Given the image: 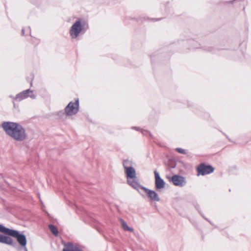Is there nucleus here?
Instances as JSON below:
<instances>
[{
	"label": "nucleus",
	"instance_id": "nucleus-1",
	"mask_svg": "<svg viewBox=\"0 0 251 251\" xmlns=\"http://www.w3.org/2000/svg\"><path fill=\"white\" fill-rule=\"evenodd\" d=\"M2 127L6 133L16 141H22L26 137L25 129L17 123L5 122L2 124Z\"/></svg>",
	"mask_w": 251,
	"mask_h": 251
},
{
	"label": "nucleus",
	"instance_id": "nucleus-2",
	"mask_svg": "<svg viewBox=\"0 0 251 251\" xmlns=\"http://www.w3.org/2000/svg\"><path fill=\"white\" fill-rule=\"evenodd\" d=\"M0 232L16 238L19 243L22 246H25L26 244L25 236L19 234L16 230L7 228L0 224Z\"/></svg>",
	"mask_w": 251,
	"mask_h": 251
},
{
	"label": "nucleus",
	"instance_id": "nucleus-3",
	"mask_svg": "<svg viewBox=\"0 0 251 251\" xmlns=\"http://www.w3.org/2000/svg\"><path fill=\"white\" fill-rule=\"evenodd\" d=\"M79 103L78 100H76L75 102H70L66 107L65 111L66 114L68 116H72L75 114L78 111Z\"/></svg>",
	"mask_w": 251,
	"mask_h": 251
},
{
	"label": "nucleus",
	"instance_id": "nucleus-4",
	"mask_svg": "<svg viewBox=\"0 0 251 251\" xmlns=\"http://www.w3.org/2000/svg\"><path fill=\"white\" fill-rule=\"evenodd\" d=\"M82 29V27L79 20L75 22L70 29V35L73 38H76Z\"/></svg>",
	"mask_w": 251,
	"mask_h": 251
},
{
	"label": "nucleus",
	"instance_id": "nucleus-5",
	"mask_svg": "<svg viewBox=\"0 0 251 251\" xmlns=\"http://www.w3.org/2000/svg\"><path fill=\"white\" fill-rule=\"evenodd\" d=\"M129 163L128 161H125L123 164L127 178V179L136 178L135 170L131 167L128 166Z\"/></svg>",
	"mask_w": 251,
	"mask_h": 251
},
{
	"label": "nucleus",
	"instance_id": "nucleus-6",
	"mask_svg": "<svg viewBox=\"0 0 251 251\" xmlns=\"http://www.w3.org/2000/svg\"><path fill=\"white\" fill-rule=\"evenodd\" d=\"M142 189L144 190L148 198L151 200L154 201H160V197L155 191L145 187H142Z\"/></svg>",
	"mask_w": 251,
	"mask_h": 251
},
{
	"label": "nucleus",
	"instance_id": "nucleus-7",
	"mask_svg": "<svg viewBox=\"0 0 251 251\" xmlns=\"http://www.w3.org/2000/svg\"><path fill=\"white\" fill-rule=\"evenodd\" d=\"M155 177V185L157 189H161L165 187V182L163 179L161 178L159 173L155 171L154 172Z\"/></svg>",
	"mask_w": 251,
	"mask_h": 251
},
{
	"label": "nucleus",
	"instance_id": "nucleus-8",
	"mask_svg": "<svg viewBox=\"0 0 251 251\" xmlns=\"http://www.w3.org/2000/svg\"><path fill=\"white\" fill-rule=\"evenodd\" d=\"M214 171V168L211 166H205L201 165L198 168V174L205 175Z\"/></svg>",
	"mask_w": 251,
	"mask_h": 251
},
{
	"label": "nucleus",
	"instance_id": "nucleus-9",
	"mask_svg": "<svg viewBox=\"0 0 251 251\" xmlns=\"http://www.w3.org/2000/svg\"><path fill=\"white\" fill-rule=\"evenodd\" d=\"M174 184L176 186H182L185 183V178L179 176H174L172 178Z\"/></svg>",
	"mask_w": 251,
	"mask_h": 251
},
{
	"label": "nucleus",
	"instance_id": "nucleus-10",
	"mask_svg": "<svg viewBox=\"0 0 251 251\" xmlns=\"http://www.w3.org/2000/svg\"><path fill=\"white\" fill-rule=\"evenodd\" d=\"M127 183L129 185L132 186L133 188L136 190H138L139 188H142V186H141L139 184L137 178L134 179H128Z\"/></svg>",
	"mask_w": 251,
	"mask_h": 251
},
{
	"label": "nucleus",
	"instance_id": "nucleus-11",
	"mask_svg": "<svg viewBox=\"0 0 251 251\" xmlns=\"http://www.w3.org/2000/svg\"><path fill=\"white\" fill-rule=\"evenodd\" d=\"M63 251H81L76 246L71 243L65 245Z\"/></svg>",
	"mask_w": 251,
	"mask_h": 251
},
{
	"label": "nucleus",
	"instance_id": "nucleus-12",
	"mask_svg": "<svg viewBox=\"0 0 251 251\" xmlns=\"http://www.w3.org/2000/svg\"><path fill=\"white\" fill-rule=\"evenodd\" d=\"M0 242L8 245H11L12 244V240L9 237L0 235Z\"/></svg>",
	"mask_w": 251,
	"mask_h": 251
},
{
	"label": "nucleus",
	"instance_id": "nucleus-13",
	"mask_svg": "<svg viewBox=\"0 0 251 251\" xmlns=\"http://www.w3.org/2000/svg\"><path fill=\"white\" fill-rule=\"evenodd\" d=\"M120 222H121L122 227L124 230L129 231L131 232L134 231L133 228L128 226L127 225L126 223V222H125L124 220L121 219V220H120Z\"/></svg>",
	"mask_w": 251,
	"mask_h": 251
},
{
	"label": "nucleus",
	"instance_id": "nucleus-14",
	"mask_svg": "<svg viewBox=\"0 0 251 251\" xmlns=\"http://www.w3.org/2000/svg\"><path fill=\"white\" fill-rule=\"evenodd\" d=\"M31 92H32L30 91L29 90H26V91H24L23 92L21 93V94H19V95H18L16 96V98L17 99L20 98L21 99L26 98L27 97V94L31 93Z\"/></svg>",
	"mask_w": 251,
	"mask_h": 251
},
{
	"label": "nucleus",
	"instance_id": "nucleus-15",
	"mask_svg": "<svg viewBox=\"0 0 251 251\" xmlns=\"http://www.w3.org/2000/svg\"><path fill=\"white\" fill-rule=\"evenodd\" d=\"M49 228L53 234L55 235L58 234V230L54 226L52 225H49Z\"/></svg>",
	"mask_w": 251,
	"mask_h": 251
},
{
	"label": "nucleus",
	"instance_id": "nucleus-16",
	"mask_svg": "<svg viewBox=\"0 0 251 251\" xmlns=\"http://www.w3.org/2000/svg\"><path fill=\"white\" fill-rule=\"evenodd\" d=\"M176 150L180 153H185V151L183 150V149H180V148H178L176 149Z\"/></svg>",
	"mask_w": 251,
	"mask_h": 251
},
{
	"label": "nucleus",
	"instance_id": "nucleus-17",
	"mask_svg": "<svg viewBox=\"0 0 251 251\" xmlns=\"http://www.w3.org/2000/svg\"><path fill=\"white\" fill-rule=\"evenodd\" d=\"M30 96L31 97H32V98H35V96H32V95H30Z\"/></svg>",
	"mask_w": 251,
	"mask_h": 251
}]
</instances>
